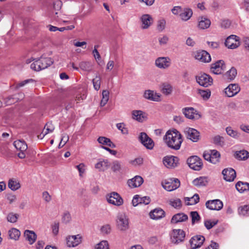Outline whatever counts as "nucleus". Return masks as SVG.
Listing matches in <instances>:
<instances>
[{"instance_id": "nucleus-26", "label": "nucleus", "mask_w": 249, "mask_h": 249, "mask_svg": "<svg viewBox=\"0 0 249 249\" xmlns=\"http://www.w3.org/2000/svg\"><path fill=\"white\" fill-rule=\"evenodd\" d=\"M141 20L142 23V28L146 29L148 28L152 24L153 18L151 16L148 14L143 15L141 18Z\"/></svg>"}, {"instance_id": "nucleus-64", "label": "nucleus", "mask_w": 249, "mask_h": 249, "mask_svg": "<svg viewBox=\"0 0 249 249\" xmlns=\"http://www.w3.org/2000/svg\"><path fill=\"white\" fill-rule=\"evenodd\" d=\"M141 204L147 205L150 202V198L149 196L140 197Z\"/></svg>"}, {"instance_id": "nucleus-30", "label": "nucleus", "mask_w": 249, "mask_h": 249, "mask_svg": "<svg viewBox=\"0 0 249 249\" xmlns=\"http://www.w3.org/2000/svg\"><path fill=\"white\" fill-rule=\"evenodd\" d=\"M132 119L139 122H143L146 118V114L142 110H135L132 112Z\"/></svg>"}, {"instance_id": "nucleus-53", "label": "nucleus", "mask_w": 249, "mask_h": 249, "mask_svg": "<svg viewBox=\"0 0 249 249\" xmlns=\"http://www.w3.org/2000/svg\"><path fill=\"white\" fill-rule=\"evenodd\" d=\"M18 95H15L8 97L5 101L6 105H10L17 102L18 100Z\"/></svg>"}, {"instance_id": "nucleus-32", "label": "nucleus", "mask_w": 249, "mask_h": 249, "mask_svg": "<svg viewBox=\"0 0 249 249\" xmlns=\"http://www.w3.org/2000/svg\"><path fill=\"white\" fill-rule=\"evenodd\" d=\"M234 156L238 160H245L249 157V153L245 150L237 151Z\"/></svg>"}, {"instance_id": "nucleus-34", "label": "nucleus", "mask_w": 249, "mask_h": 249, "mask_svg": "<svg viewBox=\"0 0 249 249\" xmlns=\"http://www.w3.org/2000/svg\"><path fill=\"white\" fill-rule=\"evenodd\" d=\"M193 15L192 10L189 8H184L181 11L179 16L181 19L184 21L189 20Z\"/></svg>"}, {"instance_id": "nucleus-14", "label": "nucleus", "mask_w": 249, "mask_h": 249, "mask_svg": "<svg viewBox=\"0 0 249 249\" xmlns=\"http://www.w3.org/2000/svg\"><path fill=\"white\" fill-rule=\"evenodd\" d=\"M225 44L229 49H235L240 45L239 38L235 35H231L226 39Z\"/></svg>"}, {"instance_id": "nucleus-42", "label": "nucleus", "mask_w": 249, "mask_h": 249, "mask_svg": "<svg viewBox=\"0 0 249 249\" xmlns=\"http://www.w3.org/2000/svg\"><path fill=\"white\" fill-rule=\"evenodd\" d=\"M190 216L192 219V225H194L196 223H198L200 221L201 217L196 211L191 212Z\"/></svg>"}, {"instance_id": "nucleus-28", "label": "nucleus", "mask_w": 249, "mask_h": 249, "mask_svg": "<svg viewBox=\"0 0 249 249\" xmlns=\"http://www.w3.org/2000/svg\"><path fill=\"white\" fill-rule=\"evenodd\" d=\"M164 211L160 208H156L151 211L149 216L151 219L158 220L164 216Z\"/></svg>"}, {"instance_id": "nucleus-62", "label": "nucleus", "mask_w": 249, "mask_h": 249, "mask_svg": "<svg viewBox=\"0 0 249 249\" xmlns=\"http://www.w3.org/2000/svg\"><path fill=\"white\" fill-rule=\"evenodd\" d=\"M76 168L77 169V170L79 171V175L80 176H81L82 175L85 171V165L84 163H81L79 164V165H76Z\"/></svg>"}, {"instance_id": "nucleus-7", "label": "nucleus", "mask_w": 249, "mask_h": 249, "mask_svg": "<svg viewBox=\"0 0 249 249\" xmlns=\"http://www.w3.org/2000/svg\"><path fill=\"white\" fill-rule=\"evenodd\" d=\"M162 186L168 191L176 190L180 186V181L178 178H169L162 182Z\"/></svg>"}, {"instance_id": "nucleus-43", "label": "nucleus", "mask_w": 249, "mask_h": 249, "mask_svg": "<svg viewBox=\"0 0 249 249\" xmlns=\"http://www.w3.org/2000/svg\"><path fill=\"white\" fill-rule=\"evenodd\" d=\"M109 92L107 90H104L102 91V98L100 102L101 107L105 106L109 100Z\"/></svg>"}, {"instance_id": "nucleus-11", "label": "nucleus", "mask_w": 249, "mask_h": 249, "mask_svg": "<svg viewBox=\"0 0 249 249\" xmlns=\"http://www.w3.org/2000/svg\"><path fill=\"white\" fill-rule=\"evenodd\" d=\"M15 148L20 152L18 153V157L20 159H24L26 157V152L28 146L24 141L17 140L14 142Z\"/></svg>"}, {"instance_id": "nucleus-54", "label": "nucleus", "mask_w": 249, "mask_h": 249, "mask_svg": "<svg viewBox=\"0 0 249 249\" xmlns=\"http://www.w3.org/2000/svg\"><path fill=\"white\" fill-rule=\"evenodd\" d=\"M165 20L162 18L158 21L157 29L159 32H162L165 27Z\"/></svg>"}, {"instance_id": "nucleus-27", "label": "nucleus", "mask_w": 249, "mask_h": 249, "mask_svg": "<svg viewBox=\"0 0 249 249\" xmlns=\"http://www.w3.org/2000/svg\"><path fill=\"white\" fill-rule=\"evenodd\" d=\"M198 27L200 29L208 28L211 24V20L205 17H200L198 18Z\"/></svg>"}, {"instance_id": "nucleus-63", "label": "nucleus", "mask_w": 249, "mask_h": 249, "mask_svg": "<svg viewBox=\"0 0 249 249\" xmlns=\"http://www.w3.org/2000/svg\"><path fill=\"white\" fill-rule=\"evenodd\" d=\"M101 231L106 234L110 233L111 231V227L109 224H106L102 227L101 229Z\"/></svg>"}, {"instance_id": "nucleus-5", "label": "nucleus", "mask_w": 249, "mask_h": 249, "mask_svg": "<svg viewBox=\"0 0 249 249\" xmlns=\"http://www.w3.org/2000/svg\"><path fill=\"white\" fill-rule=\"evenodd\" d=\"M185 236V233L183 230L174 229L171 233V241L174 244H178L184 241Z\"/></svg>"}, {"instance_id": "nucleus-2", "label": "nucleus", "mask_w": 249, "mask_h": 249, "mask_svg": "<svg viewBox=\"0 0 249 249\" xmlns=\"http://www.w3.org/2000/svg\"><path fill=\"white\" fill-rule=\"evenodd\" d=\"M53 63V60L52 58L41 57L31 64V68L35 71H39L47 69Z\"/></svg>"}, {"instance_id": "nucleus-45", "label": "nucleus", "mask_w": 249, "mask_h": 249, "mask_svg": "<svg viewBox=\"0 0 249 249\" xmlns=\"http://www.w3.org/2000/svg\"><path fill=\"white\" fill-rule=\"evenodd\" d=\"M122 163L118 160H114L112 163L111 169L114 172H120L122 169Z\"/></svg>"}, {"instance_id": "nucleus-31", "label": "nucleus", "mask_w": 249, "mask_h": 249, "mask_svg": "<svg viewBox=\"0 0 249 249\" xmlns=\"http://www.w3.org/2000/svg\"><path fill=\"white\" fill-rule=\"evenodd\" d=\"M54 129V126L52 123H48L44 126L43 130L41 134L38 135V138L42 139L48 133H52Z\"/></svg>"}, {"instance_id": "nucleus-47", "label": "nucleus", "mask_w": 249, "mask_h": 249, "mask_svg": "<svg viewBox=\"0 0 249 249\" xmlns=\"http://www.w3.org/2000/svg\"><path fill=\"white\" fill-rule=\"evenodd\" d=\"M236 74V70L234 68L232 67L227 72L226 76L228 79L231 80L234 79Z\"/></svg>"}, {"instance_id": "nucleus-48", "label": "nucleus", "mask_w": 249, "mask_h": 249, "mask_svg": "<svg viewBox=\"0 0 249 249\" xmlns=\"http://www.w3.org/2000/svg\"><path fill=\"white\" fill-rule=\"evenodd\" d=\"M169 204L175 208H179L181 206V201L179 198L170 199Z\"/></svg>"}, {"instance_id": "nucleus-52", "label": "nucleus", "mask_w": 249, "mask_h": 249, "mask_svg": "<svg viewBox=\"0 0 249 249\" xmlns=\"http://www.w3.org/2000/svg\"><path fill=\"white\" fill-rule=\"evenodd\" d=\"M92 83L94 89L96 90H99L101 85V77L97 75L95 78L92 80Z\"/></svg>"}, {"instance_id": "nucleus-19", "label": "nucleus", "mask_w": 249, "mask_h": 249, "mask_svg": "<svg viewBox=\"0 0 249 249\" xmlns=\"http://www.w3.org/2000/svg\"><path fill=\"white\" fill-rule=\"evenodd\" d=\"M223 204L219 199L208 200L206 202V206L211 210L219 211L223 207Z\"/></svg>"}, {"instance_id": "nucleus-25", "label": "nucleus", "mask_w": 249, "mask_h": 249, "mask_svg": "<svg viewBox=\"0 0 249 249\" xmlns=\"http://www.w3.org/2000/svg\"><path fill=\"white\" fill-rule=\"evenodd\" d=\"M143 96L148 100L156 102L160 101V97L159 94L151 90H146L144 93Z\"/></svg>"}, {"instance_id": "nucleus-56", "label": "nucleus", "mask_w": 249, "mask_h": 249, "mask_svg": "<svg viewBox=\"0 0 249 249\" xmlns=\"http://www.w3.org/2000/svg\"><path fill=\"white\" fill-rule=\"evenodd\" d=\"M95 249H109L108 244L107 241H102L97 244Z\"/></svg>"}, {"instance_id": "nucleus-60", "label": "nucleus", "mask_w": 249, "mask_h": 249, "mask_svg": "<svg viewBox=\"0 0 249 249\" xmlns=\"http://www.w3.org/2000/svg\"><path fill=\"white\" fill-rule=\"evenodd\" d=\"M71 220V216L70 213L68 212H65L62 216V221L65 223H68Z\"/></svg>"}, {"instance_id": "nucleus-41", "label": "nucleus", "mask_w": 249, "mask_h": 249, "mask_svg": "<svg viewBox=\"0 0 249 249\" xmlns=\"http://www.w3.org/2000/svg\"><path fill=\"white\" fill-rule=\"evenodd\" d=\"M20 235V232L18 229L12 228L9 231V235L11 239L17 240Z\"/></svg>"}, {"instance_id": "nucleus-37", "label": "nucleus", "mask_w": 249, "mask_h": 249, "mask_svg": "<svg viewBox=\"0 0 249 249\" xmlns=\"http://www.w3.org/2000/svg\"><path fill=\"white\" fill-rule=\"evenodd\" d=\"M237 190L240 193H243L246 191L249 190V183L238 181L235 185Z\"/></svg>"}, {"instance_id": "nucleus-16", "label": "nucleus", "mask_w": 249, "mask_h": 249, "mask_svg": "<svg viewBox=\"0 0 249 249\" xmlns=\"http://www.w3.org/2000/svg\"><path fill=\"white\" fill-rule=\"evenodd\" d=\"M195 58L204 63H208L211 60L210 54L205 51H198L195 53Z\"/></svg>"}, {"instance_id": "nucleus-39", "label": "nucleus", "mask_w": 249, "mask_h": 249, "mask_svg": "<svg viewBox=\"0 0 249 249\" xmlns=\"http://www.w3.org/2000/svg\"><path fill=\"white\" fill-rule=\"evenodd\" d=\"M208 179L206 177H199L195 179L193 183L196 186H206L208 183Z\"/></svg>"}, {"instance_id": "nucleus-3", "label": "nucleus", "mask_w": 249, "mask_h": 249, "mask_svg": "<svg viewBox=\"0 0 249 249\" xmlns=\"http://www.w3.org/2000/svg\"><path fill=\"white\" fill-rule=\"evenodd\" d=\"M116 223L117 228L122 232H124L129 228V219L124 213L118 214Z\"/></svg>"}, {"instance_id": "nucleus-61", "label": "nucleus", "mask_w": 249, "mask_h": 249, "mask_svg": "<svg viewBox=\"0 0 249 249\" xmlns=\"http://www.w3.org/2000/svg\"><path fill=\"white\" fill-rule=\"evenodd\" d=\"M42 198L47 203L50 202L52 199V196L47 191L42 193Z\"/></svg>"}, {"instance_id": "nucleus-58", "label": "nucleus", "mask_w": 249, "mask_h": 249, "mask_svg": "<svg viewBox=\"0 0 249 249\" xmlns=\"http://www.w3.org/2000/svg\"><path fill=\"white\" fill-rule=\"evenodd\" d=\"M231 25V22L229 19H224L221 20L220 26L224 29L229 28Z\"/></svg>"}, {"instance_id": "nucleus-23", "label": "nucleus", "mask_w": 249, "mask_h": 249, "mask_svg": "<svg viewBox=\"0 0 249 249\" xmlns=\"http://www.w3.org/2000/svg\"><path fill=\"white\" fill-rule=\"evenodd\" d=\"M240 89L238 85L231 84L225 89V93L228 97H233L239 92Z\"/></svg>"}, {"instance_id": "nucleus-44", "label": "nucleus", "mask_w": 249, "mask_h": 249, "mask_svg": "<svg viewBox=\"0 0 249 249\" xmlns=\"http://www.w3.org/2000/svg\"><path fill=\"white\" fill-rule=\"evenodd\" d=\"M8 187L12 190L16 191L20 187V185L18 181L14 179H11L8 182Z\"/></svg>"}, {"instance_id": "nucleus-12", "label": "nucleus", "mask_w": 249, "mask_h": 249, "mask_svg": "<svg viewBox=\"0 0 249 249\" xmlns=\"http://www.w3.org/2000/svg\"><path fill=\"white\" fill-rule=\"evenodd\" d=\"M196 80L199 85L204 87H208L213 83L212 78L206 73L200 74L196 76Z\"/></svg>"}, {"instance_id": "nucleus-21", "label": "nucleus", "mask_w": 249, "mask_h": 249, "mask_svg": "<svg viewBox=\"0 0 249 249\" xmlns=\"http://www.w3.org/2000/svg\"><path fill=\"white\" fill-rule=\"evenodd\" d=\"M110 163L107 159H100L95 164V168L100 172H104L108 169Z\"/></svg>"}, {"instance_id": "nucleus-22", "label": "nucleus", "mask_w": 249, "mask_h": 249, "mask_svg": "<svg viewBox=\"0 0 249 249\" xmlns=\"http://www.w3.org/2000/svg\"><path fill=\"white\" fill-rule=\"evenodd\" d=\"M143 182L142 178L140 176H136L129 179L127 181L128 187L130 188H135L140 187Z\"/></svg>"}, {"instance_id": "nucleus-1", "label": "nucleus", "mask_w": 249, "mask_h": 249, "mask_svg": "<svg viewBox=\"0 0 249 249\" xmlns=\"http://www.w3.org/2000/svg\"><path fill=\"white\" fill-rule=\"evenodd\" d=\"M163 141L170 148L178 150L180 148L183 139L181 134L176 129L167 131L163 137Z\"/></svg>"}, {"instance_id": "nucleus-33", "label": "nucleus", "mask_w": 249, "mask_h": 249, "mask_svg": "<svg viewBox=\"0 0 249 249\" xmlns=\"http://www.w3.org/2000/svg\"><path fill=\"white\" fill-rule=\"evenodd\" d=\"M24 236L30 244H33L36 239V235L31 231L26 230L24 232Z\"/></svg>"}, {"instance_id": "nucleus-17", "label": "nucleus", "mask_w": 249, "mask_h": 249, "mask_svg": "<svg viewBox=\"0 0 249 249\" xmlns=\"http://www.w3.org/2000/svg\"><path fill=\"white\" fill-rule=\"evenodd\" d=\"M204 241L205 237L202 235H199L192 237L190 240L191 248L196 249L200 248Z\"/></svg>"}, {"instance_id": "nucleus-46", "label": "nucleus", "mask_w": 249, "mask_h": 249, "mask_svg": "<svg viewBox=\"0 0 249 249\" xmlns=\"http://www.w3.org/2000/svg\"><path fill=\"white\" fill-rule=\"evenodd\" d=\"M238 213L240 215H249V205H244L239 208Z\"/></svg>"}, {"instance_id": "nucleus-38", "label": "nucleus", "mask_w": 249, "mask_h": 249, "mask_svg": "<svg viewBox=\"0 0 249 249\" xmlns=\"http://www.w3.org/2000/svg\"><path fill=\"white\" fill-rule=\"evenodd\" d=\"M161 90L164 94L169 95L172 92V87L170 84L167 82L163 83L161 86Z\"/></svg>"}, {"instance_id": "nucleus-51", "label": "nucleus", "mask_w": 249, "mask_h": 249, "mask_svg": "<svg viewBox=\"0 0 249 249\" xmlns=\"http://www.w3.org/2000/svg\"><path fill=\"white\" fill-rule=\"evenodd\" d=\"M18 214L13 213H9L7 216V221L11 223H15L17 222L18 218Z\"/></svg>"}, {"instance_id": "nucleus-20", "label": "nucleus", "mask_w": 249, "mask_h": 249, "mask_svg": "<svg viewBox=\"0 0 249 249\" xmlns=\"http://www.w3.org/2000/svg\"><path fill=\"white\" fill-rule=\"evenodd\" d=\"M67 245L69 247H74L82 242V236L80 234L69 236L66 238Z\"/></svg>"}, {"instance_id": "nucleus-57", "label": "nucleus", "mask_w": 249, "mask_h": 249, "mask_svg": "<svg viewBox=\"0 0 249 249\" xmlns=\"http://www.w3.org/2000/svg\"><path fill=\"white\" fill-rule=\"evenodd\" d=\"M116 127L123 134H127L128 133V130L124 123L117 124Z\"/></svg>"}, {"instance_id": "nucleus-15", "label": "nucleus", "mask_w": 249, "mask_h": 249, "mask_svg": "<svg viewBox=\"0 0 249 249\" xmlns=\"http://www.w3.org/2000/svg\"><path fill=\"white\" fill-rule=\"evenodd\" d=\"M163 163L168 168H174L178 164V159L174 156H168L163 158Z\"/></svg>"}, {"instance_id": "nucleus-10", "label": "nucleus", "mask_w": 249, "mask_h": 249, "mask_svg": "<svg viewBox=\"0 0 249 249\" xmlns=\"http://www.w3.org/2000/svg\"><path fill=\"white\" fill-rule=\"evenodd\" d=\"M155 66L162 70L168 69L171 65V60L169 57H159L155 61Z\"/></svg>"}, {"instance_id": "nucleus-36", "label": "nucleus", "mask_w": 249, "mask_h": 249, "mask_svg": "<svg viewBox=\"0 0 249 249\" xmlns=\"http://www.w3.org/2000/svg\"><path fill=\"white\" fill-rule=\"evenodd\" d=\"M184 200L186 205H193L199 202V196L198 194H196L191 197H185Z\"/></svg>"}, {"instance_id": "nucleus-24", "label": "nucleus", "mask_w": 249, "mask_h": 249, "mask_svg": "<svg viewBox=\"0 0 249 249\" xmlns=\"http://www.w3.org/2000/svg\"><path fill=\"white\" fill-rule=\"evenodd\" d=\"M224 179L227 181H232L236 177V172L232 168L225 169L222 171Z\"/></svg>"}, {"instance_id": "nucleus-49", "label": "nucleus", "mask_w": 249, "mask_h": 249, "mask_svg": "<svg viewBox=\"0 0 249 249\" xmlns=\"http://www.w3.org/2000/svg\"><path fill=\"white\" fill-rule=\"evenodd\" d=\"M218 223V220L212 221L210 219H206L204 221V226L207 230H210L216 225Z\"/></svg>"}, {"instance_id": "nucleus-6", "label": "nucleus", "mask_w": 249, "mask_h": 249, "mask_svg": "<svg viewBox=\"0 0 249 249\" xmlns=\"http://www.w3.org/2000/svg\"><path fill=\"white\" fill-rule=\"evenodd\" d=\"M187 162L190 168L196 171H199L203 165L201 159L196 156L189 157L187 159Z\"/></svg>"}, {"instance_id": "nucleus-4", "label": "nucleus", "mask_w": 249, "mask_h": 249, "mask_svg": "<svg viewBox=\"0 0 249 249\" xmlns=\"http://www.w3.org/2000/svg\"><path fill=\"white\" fill-rule=\"evenodd\" d=\"M107 202L110 204L116 206H120L123 205L124 200L121 196L116 192H111L106 196Z\"/></svg>"}, {"instance_id": "nucleus-50", "label": "nucleus", "mask_w": 249, "mask_h": 249, "mask_svg": "<svg viewBox=\"0 0 249 249\" xmlns=\"http://www.w3.org/2000/svg\"><path fill=\"white\" fill-rule=\"evenodd\" d=\"M79 67L83 71H89L91 69V65L89 62L83 61L79 63Z\"/></svg>"}, {"instance_id": "nucleus-8", "label": "nucleus", "mask_w": 249, "mask_h": 249, "mask_svg": "<svg viewBox=\"0 0 249 249\" xmlns=\"http://www.w3.org/2000/svg\"><path fill=\"white\" fill-rule=\"evenodd\" d=\"M182 112L185 117L190 120H198L201 118L200 113L192 107H184Z\"/></svg>"}, {"instance_id": "nucleus-9", "label": "nucleus", "mask_w": 249, "mask_h": 249, "mask_svg": "<svg viewBox=\"0 0 249 249\" xmlns=\"http://www.w3.org/2000/svg\"><path fill=\"white\" fill-rule=\"evenodd\" d=\"M139 141L147 149L151 150L154 146V142L145 132H141L138 137Z\"/></svg>"}, {"instance_id": "nucleus-55", "label": "nucleus", "mask_w": 249, "mask_h": 249, "mask_svg": "<svg viewBox=\"0 0 249 249\" xmlns=\"http://www.w3.org/2000/svg\"><path fill=\"white\" fill-rule=\"evenodd\" d=\"M226 132L229 136L234 138H236L238 137L237 132L233 130L231 127H228L226 128Z\"/></svg>"}, {"instance_id": "nucleus-40", "label": "nucleus", "mask_w": 249, "mask_h": 249, "mask_svg": "<svg viewBox=\"0 0 249 249\" xmlns=\"http://www.w3.org/2000/svg\"><path fill=\"white\" fill-rule=\"evenodd\" d=\"M211 158V163L215 164L218 161L220 157L219 153L216 150H210Z\"/></svg>"}, {"instance_id": "nucleus-18", "label": "nucleus", "mask_w": 249, "mask_h": 249, "mask_svg": "<svg viewBox=\"0 0 249 249\" xmlns=\"http://www.w3.org/2000/svg\"><path fill=\"white\" fill-rule=\"evenodd\" d=\"M225 68L224 61L219 60L211 65V71L215 74H220L224 71Z\"/></svg>"}, {"instance_id": "nucleus-13", "label": "nucleus", "mask_w": 249, "mask_h": 249, "mask_svg": "<svg viewBox=\"0 0 249 249\" xmlns=\"http://www.w3.org/2000/svg\"><path fill=\"white\" fill-rule=\"evenodd\" d=\"M184 133L186 138L193 142H196L199 139V132L196 129L186 127L184 129Z\"/></svg>"}, {"instance_id": "nucleus-59", "label": "nucleus", "mask_w": 249, "mask_h": 249, "mask_svg": "<svg viewBox=\"0 0 249 249\" xmlns=\"http://www.w3.org/2000/svg\"><path fill=\"white\" fill-rule=\"evenodd\" d=\"M199 93L204 99H208L211 95V92L209 90H199Z\"/></svg>"}, {"instance_id": "nucleus-29", "label": "nucleus", "mask_w": 249, "mask_h": 249, "mask_svg": "<svg viewBox=\"0 0 249 249\" xmlns=\"http://www.w3.org/2000/svg\"><path fill=\"white\" fill-rule=\"evenodd\" d=\"M188 215L184 213H180L175 214L171 219V223L176 224L179 222H183L188 220Z\"/></svg>"}, {"instance_id": "nucleus-35", "label": "nucleus", "mask_w": 249, "mask_h": 249, "mask_svg": "<svg viewBox=\"0 0 249 249\" xmlns=\"http://www.w3.org/2000/svg\"><path fill=\"white\" fill-rule=\"evenodd\" d=\"M97 141L102 145H107L111 148H115L116 147V145L109 139L105 137H99L97 139Z\"/></svg>"}]
</instances>
